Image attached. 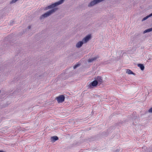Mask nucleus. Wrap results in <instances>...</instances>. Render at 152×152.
<instances>
[{
    "label": "nucleus",
    "mask_w": 152,
    "mask_h": 152,
    "mask_svg": "<svg viewBox=\"0 0 152 152\" xmlns=\"http://www.w3.org/2000/svg\"><path fill=\"white\" fill-rule=\"evenodd\" d=\"M64 1V0H60L52 4L51 5H50L45 7L44 9L45 10H47L50 9H53L47 12L44 14H43L41 16L40 18L42 19L44 18H47L51 15L53 13L55 12L56 10L57 9L56 8H54L57 6L62 4Z\"/></svg>",
    "instance_id": "nucleus-1"
},
{
    "label": "nucleus",
    "mask_w": 152,
    "mask_h": 152,
    "mask_svg": "<svg viewBox=\"0 0 152 152\" xmlns=\"http://www.w3.org/2000/svg\"><path fill=\"white\" fill-rule=\"evenodd\" d=\"M65 97L63 95H60L57 97L56 99L59 103H62L64 101Z\"/></svg>",
    "instance_id": "nucleus-2"
},
{
    "label": "nucleus",
    "mask_w": 152,
    "mask_h": 152,
    "mask_svg": "<svg viewBox=\"0 0 152 152\" xmlns=\"http://www.w3.org/2000/svg\"><path fill=\"white\" fill-rule=\"evenodd\" d=\"M98 84L97 82L94 80L89 84L88 86V88H91L93 87H96Z\"/></svg>",
    "instance_id": "nucleus-3"
},
{
    "label": "nucleus",
    "mask_w": 152,
    "mask_h": 152,
    "mask_svg": "<svg viewBox=\"0 0 152 152\" xmlns=\"http://www.w3.org/2000/svg\"><path fill=\"white\" fill-rule=\"evenodd\" d=\"M95 80L98 83L101 84L103 81L102 78L100 76H97L95 78Z\"/></svg>",
    "instance_id": "nucleus-4"
},
{
    "label": "nucleus",
    "mask_w": 152,
    "mask_h": 152,
    "mask_svg": "<svg viewBox=\"0 0 152 152\" xmlns=\"http://www.w3.org/2000/svg\"><path fill=\"white\" fill-rule=\"evenodd\" d=\"M91 35H88L84 37L82 40V41L84 43H86L91 38Z\"/></svg>",
    "instance_id": "nucleus-5"
},
{
    "label": "nucleus",
    "mask_w": 152,
    "mask_h": 152,
    "mask_svg": "<svg viewBox=\"0 0 152 152\" xmlns=\"http://www.w3.org/2000/svg\"><path fill=\"white\" fill-rule=\"evenodd\" d=\"M84 42L83 41L78 42L76 44V46L77 48H80L81 47Z\"/></svg>",
    "instance_id": "nucleus-6"
},
{
    "label": "nucleus",
    "mask_w": 152,
    "mask_h": 152,
    "mask_svg": "<svg viewBox=\"0 0 152 152\" xmlns=\"http://www.w3.org/2000/svg\"><path fill=\"white\" fill-rule=\"evenodd\" d=\"M98 58V56H96L91 58H89L88 60V62L89 63L92 62L93 61H95Z\"/></svg>",
    "instance_id": "nucleus-7"
},
{
    "label": "nucleus",
    "mask_w": 152,
    "mask_h": 152,
    "mask_svg": "<svg viewBox=\"0 0 152 152\" xmlns=\"http://www.w3.org/2000/svg\"><path fill=\"white\" fill-rule=\"evenodd\" d=\"M51 141L54 142L58 139V137L56 136H54L51 137Z\"/></svg>",
    "instance_id": "nucleus-8"
},
{
    "label": "nucleus",
    "mask_w": 152,
    "mask_h": 152,
    "mask_svg": "<svg viewBox=\"0 0 152 152\" xmlns=\"http://www.w3.org/2000/svg\"><path fill=\"white\" fill-rule=\"evenodd\" d=\"M137 66L138 67H140L141 70H143L144 69V66L142 64H138Z\"/></svg>",
    "instance_id": "nucleus-9"
},
{
    "label": "nucleus",
    "mask_w": 152,
    "mask_h": 152,
    "mask_svg": "<svg viewBox=\"0 0 152 152\" xmlns=\"http://www.w3.org/2000/svg\"><path fill=\"white\" fill-rule=\"evenodd\" d=\"M152 16V13L151 14L149 15L146 16V17H145V18H143L142 19V21H143L146 20L148 18H149Z\"/></svg>",
    "instance_id": "nucleus-10"
},
{
    "label": "nucleus",
    "mask_w": 152,
    "mask_h": 152,
    "mask_svg": "<svg viewBox=\"0 0 152 152\" xmlns=\"http://www.w3.org/2000/svg\"><path fill=\"white\" fill-rule=\"evenodd\" d=\"M152 31V27L151 28L148 29L143 31V33L145 34L146 33Z\"/></svg>",
    "instance_id": "nucleus-11"
},
{
    "label": "nucleus",
    "mask_w": 152,
    "mask_h": 152,
    "mask_svg": "<svg viewBox=\"0 0 152 152\" xmlns=\"http://www.w3.org/2000/svg\"><path fill=\"white\" fill-rule=\"evenodd\" d=\"M126 73L129 75L134 74L131 70L129 69H127L126 70Z\"/></svg>",
    "instance_id": "nucleus-12"
},
{
    "label": "nucleus",
    "mask_w": 152,
    "mask_h": 152,
    "mask_svg": "<svg viewBox=\"0 0 152 152\" xmlns=\"http://www.w3.org/2000/svg\"><path fill=\"white\" fill-rule=\"evenodd\" d=\"M18 0H12L10 2V4H13L16 2Z\"/></svg>",
    "instance_id": "nucleus-13"
},
{
    "label": "nucleus",
    "mask_w": 152,
    "mask_h": 152,
    "mask_svg": "<svg viewBox=\"0 0 152 152\" xmlns=\"http://www.w3.org/2000/svg\"><path fill=\"white\" fill-rule=\"evenodd\" d=\"M80 66L79 64H76L74 66L73 68L74 69H75L78 66Z\"/></svg>",
    "instance_id": "nucleus-14"
},
{
    "label": "nucleus",
    "mask_w": 152,
    "mask_h": 152,
    "mask_svg": "<svg viewBox=\"0 0 152 152\" xmlns=\"http://www.w3.org/2000/svg\"><path fill=\"white\" fill-rule=\"evenodd\" d=\"M148 112L149 113H152V107L148 110Z\"/></svg>",
    "instance_id": "nucleus-15"
},
{
    "label": "nucleus",
    "mask_w": 152,
    "mask_h": 152,
    "mask_svg": "<svg viewBox=\"0 0 152 152\" xmlns=\"http://www.w3.org/2000/svg\"><path fill=\"white\" fill-rule=\"evenodd\" d=\"M119 150H118V149H117L116 151H115V152H118L119 151Z\"/></svg>",
    "instance_id": "nucleus-16"
},
{
    "label": "nucleus",
    "mask_w": 152,
    "mask_h": 152,
    "mask_svg": "<svg viewBox=\"0 0 152 152\" xmlns=\"http://www.w3.org/2000/svg\"><path fill=\"white\" fill-rule=\"evenodd\" d=\"M31 28V26H29L28 27V29H30Z\"/></svg>",
    "instance_id": "nucleus-17"
},
{
    "label": "nucleus",
    "mask_w": 152,
    "mask_h": 152,
    "mask_svg": "<svg viewBox=\"0 0 152 152\" xmlns=\"http://www.w3.org/2000/svg\"><path fill=\"white\" fill-rule=\"evenodd\" d=\"M0 152H4L3 151H0Z\"/></svg>",
    "instance_id": "nucleus-18"
},
{
    "label": "nucleus",
    "mask_w": 152,
    "mask_h": 152,
    "mask_svg": "<svg viewBox=\"0 0 152 152\" xmlns=\"http://www.w3.org/2000/svg\"><path fill=\"white\" fill-rule=\"evenodd\" d=\"M137 103V104H139L140 103H138H138Z\"/></svg>",
    "instance_id": "nucleus-19"
},
{
    "label": "nucleus",
    "mask_w": 152,
    "mask_h": 152,
    "mask_svg": "<svg viewBox=\"0 0 152 152\" xmlns=\"http://www.w3.org/2000/svg\"><path fill=\"white\" fill-rule=\"evenodd\" d=\"M1 91H0V93H1Z\"/></svg>",
    "instance_id": "nucleus-20"
}]
</instances>
